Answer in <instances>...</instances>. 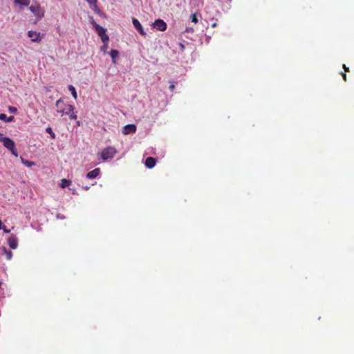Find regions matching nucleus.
Listing matches in <instances>:
<instances>
[{"mask_svg":"<svg viewBox=\"0 0 354 354\" xmlns=\"http://www.w3.org/2000/svg\"><path fill=\"white\" fill-rule=\"evenodd\" d=\"M84 189H85L86 190H88V189H89V187L86 186V187H84Z\"/></svg>","mask_w":354,"mask_h":354,"instance_id":"473e14b6","label":"nucleus"},{"mask_svg":"<svg viewBox=\"0 0 354 354\" xmlns=\"http://www.w3.org/2000/svg\"><path fill=\"white\" fill-rule=\"evenodd\" d=\"M100 173V168H95V169L89 171L86 174V178L89 179H93L96 178Z\"/></svg>","mask_w":354,"mask_h":354,"instance_id":"f8f14e48","label":"nucleus"},{"mask_svg":"<svg viewBox=\"0 0 354 354\" xmlns=\"http://www.w3.org/2000/svg\"><path fill=\"white\" fill-rule=\"evenodd\" d=\"M2 229H3V232H4L5 233H6V234H8V233H10V230H8L5 226H3V228H2Z\"/></svg>","mask_w":354,"mask_h":354,"instance_id":"a878e982","label":"nucleus"},{"mask_svg":"<svg viewBox=\"0 0 354 354\" xmlns=\"http://www.w3.org/2000/svg\"><path fill=\"white\" fill-rule=\"evenodd\" d=\"M28 36L31 39L32 42H39L42 39V36L40 32L36 31L29 30L28 32Z\"/></svg>","mask_w":354,"mask_h":354,"instance_id":"0eeeda50","label":"nucleus"},{"mask_svg":"<svg viewBox=\"0 0 354 354\" xmlns=\"http://www.w3.org/2000/svg\"><path fill=\"white\" fill-rule=\"evenodd\" d=\"M344 81H346V74L345 73H341Z\"/></svg>","mask_w":354,"mask_h":354,"instance_id":"c85d7f7f","label":"nucleus"},{"mask_svg":"<svg viewBox=\"0 0 354 354\" xmlns=\"http://www.w3.org/2000/svg\"><path fill=\"white\" fill-rule=\"evenodd\" d=\"M136 126L133 124H127L123 127L122 133L124 135H128L130 133H133L136 131Z\"/></svg>","mask_w":354,"mask_h":354,"instance_id":"1a4fd4ad","label":"nucleus"},{"mask_svg":"<svg viewBox=\"0 0 354 354\" xmlns=\"http://www.w3.org/2000/svg\"><path fill=\"white\" fill-rule=\"evenodd\" d=\"M92 24L95 28L96 32H97L98 35L100 37L102 41L103 42H108L109 38V36L106 34V30L104 28L100 26L99 24H96L95 22H92Z\"/></svg>","mask_w":354,"mask_h":354,"instance_id":"7ed1b4c3","label":"nucleus"},{"mask_svg":"<svg viewBox=\"0 0 354 354\" xmlns=\"http://www.w3.org/2000/svg\"><path fill=\"white\" fill-rule=\"evenodd\" d=\"M29 10L39 19L44 16V12L41 11L40 6L39 4L30 6L29 7Z\"/></svg>","mask_w":354,"mask_h":354,"instance_id":"423d86ee","label":"nucleus"},{"mask_svg":"<svg viewBox=\"0 0 354 354\" xmlns=\"http://www.w3.org/2000/svg\"><path fill=\"white\" fill-rule=\"evenodd\" d=\"M104 44L103 46L101 47V50L106 53V51H107V49H108V42H103Z\"/></svg>","mask_w":354,"mask_h":354,"instance_id":"412c9836","label":"nucleus"},{"mask_svg":"<svg viewBox=\"0 0 354 354\" xmlns=\"http://www.w3.org/2000/svg\"><path fill=\"white\" fill-rule=\"evenodd\" d=\"M46 131L48 133H49V134H50V137H51L52 138H53V139H54V138H55V133L53 131V130H52V129H51L50 127H47V128L46 129Z\"/></svg>","mask_w":354,"mask_h":354,"instance_id":"6ab92c4d","label":"nucleus"},{"mask_svg":"<svg viewBox=\"0 0 354 354\" xmlns=\"http://www.w3.org/2000/svg\"><path fill=\"white\" fill-rule=\"evenodd\" d=\"M15 3L19 4L24 6H28L30 3V0H15Z\"/></svg>","mask_w":354,"mask_h":354,"instance_id":"dca6fc26","label":"nucleus"},{"mask_svg":"<svg viewBox=\"0 0 354 354\" xmlns=\"http://www.w3.org/2000/svg\"><path fill=\"white\" fill-rule=\"evenodd\" d=\"M2 228H3V224H2L1 221L0 220V230H2Z\"/></svg>","mask_w":354,"mask_h":354,"instance_id":"2f4dec72","label":"nucleus"},{"mask_svg":"<svg viewBox=\"0 0 354 354\" xmlns=\"http://www.w3.org/2000/svg\"><path fill=\"white\" fill-rule=\"evenodd\" d=\"M152 26L159 31H165L167 30V24L160 19H158L155 20L153 23Z\"/></svg>","mask_w":354,"mask_h":354,"instance_id":"39448f33","label":"nucleus"},{"mask_svg":"<svg viewBox=\"0 0 354 354\" xmlns=\"http://www.w3.org/2000/svg\"><path fill=\"white\" fill-rule=\"evenodd\" d=\"M91 6H96L97 0H86Z\"/></svg>","mask_w":354,"mask_h":354,"instance_id":"b1692460","label":"nucleus"},{"mask_svg":"<svg viewBox=\"0 0 354 354\" xmlns=\"http://www.w3.org/2000/svg\"><path fill=\"white\" fill-rule=\"evenodd\" d=\"M68 88L71 91V93L73 97H74V99L76 100L77 98V92H76V90H75V87L73 85H69L68 86Z\"/></svg>","mask_w":354,"mask_h":354,"instance_id":"f3484780","label":"nucleus"},{"mask_svg":"<svg viewBox=\"0 0 354 354\" xmlns=\"http://www.w3.org/2000/svg\"><path fill=\"white\" fill-rule=\"evenodd\" d=\"M68 115L71 120H76L77 118V115L73 111Z\"/></svg>","mask_w":354,"mask_h":354,"instance_id":"5701e85b","label":"nucleus"},{"mask_svg":"<svg viewBox=\"0 0 354 354\" xmlns=\"http://www.w3.org/2000/svg\"><path fill=\"white\" fill-rule=\"evenodd\" d=\"M116 153V149L113 147H108L104 149L101 153L102 160H106L109 158H112Z\"/></svg>","mask_w":354,"mask_h":354,"instance_id":"20e7f679","label":"nucleus"},{"mask_svg":"<svg viewBox=\"0 0 354 354\" xmlns=\"http://www.w3.org/2000/svg\"><path fill=\"white\" fill-rule=\"evenodd\" d=\"M132 23H133L134 28L139 32V33L141 35H142V36L146 35L145 31L144 30L141 24L139 22V21L137 19L133 18Z\"/></svg>","mask_w":354,"mask_h":354,"instance_id":"9d476101","label":"nucleus"},{"mask_svg":"<svg viewBox=\"0 0 354 354\" xmlns=\"http://www.w3.org/2000/svg\"><path fill=\"white\" fill-rule=\"evenodd\" d=\"M15 118L14 116H9L7 117V115L5 113H0V120L5 121L6 122H10L14 120Z\"/></svg>","mask_w":354,"mask_h":354,"instance_id":"ddd939ff","label":"nucleus"},{"mask_svg":"<svg viewBox=\"0 0 354 354\" xmlns=\"http://www.w3.org/2000/svg\"><path fill=\"white\" fill-rule=\"evenodd\" d=\"M343 68L344 69L345 72L349 71L348 67H347L345 64H343Z\"/></svg>","mask_w":354,"mask_h":354,"instance_id":"cd10ccee","label":"nucleus"},{"mask_svg":"<svg viewBox=\"0 0 354 354\" xmlns=\"http://www.w3.org/2000/svg\"><path fill=\"white\" fill-rule=\"evenodd\" d=\"M156 164V160L153 157H148L145 160V166L149 169H152Z\"/></svg>","mask_w":354,"mask_h":354,"instance_id":"9b49d317","label":"nucleus"},{"mask_svg":"<svg viewBox=\"0 0 354 354\" xmlns=\"http://www.w3.org/2000/svg\"><path fill=\"white\" fill-rule=\"evenodd\" d=\"M0 142H2L3 145L9 150L11 153L15 157L18 156L17 150L15 142L9 138H1Z\"/></svg>","mask_w":354,"mask_h":354,"instance_id":"f03ea898","label":"nucleus"},{"mask_svg":"<svg viewBox=\"0 0 354 354\" xmlns=\"http://www.w3.org/2000/svg\"><path fill=\"white\" fill-rule=\"evenodd\" d=\"M3 254L6 255L7 260H11L12 258V252L8 250L6 247L2 248Z\"/></svg>","mask_w":354,"mask_h":354,"instance_id":"2eb2a0df","label":"nucleus"},{"mask_svg":"<svg viewBox=\"0 0 354 354\" xmlns=\"http://www.w3.org/2000/svg\"><path fill=\"white\" fill-rule=\"evenodd\" d=\"M216 26H217V24H216V22H214V23H213V24H212V27H213V28L216 27Z\"/></svg>","mask_w":354,"mask_h":354,"instance_id":"7c9ffc66","label":"nucleus"},{"mask_svg":"<svg viewBox=\"0 0 354 354\" xmlns=\"http://www.w3.org/2000/svg\"><path fill=\"white\" fill-rule=\"evenodd\" d=\"M9 247L15 250L18 246V240L15 234H11L7 239Z\"/></svg>","mask_w":354,"mask_h":354,"instance_id":"6e6552de","label":"nucleus"},{"mask_svg":"<svg viewBox=\"0 0 354 354\" xmlns=\"http://www.w3.org/2000/svg\"><path fill=\"white\" fill-rule=\"evenodd\" d=\"M111 58H112V62L113 64L116 63L115 59L118 57L119 52L117 50L112 49L109 53Z\"/></svg>","mask_w":354,"mask_h":354,"instance_id":"4468645a","label":"nucleus"},{"mask_svg":"<svg viewBox=\"0 0 354 354\" xmlns=\"http://www.w3.org/2000/svg\"><path fill=\"white\" fill-rule=\"evenodd\" d=\"M9 111L12 113H15L17 111V109L15 106H9Z\"/></svg>","mask_w":354,"mask_h":354,"instance_id":"393cba45","label":"nucleus"},{"mask_svg":"<svg viewBox=\"0 0 354 354\" xmlns=\"http://www.w3.org/2000/svg\"><path fill=\"white\" fill-rule=\"evenodd\" d=\"M71 180L64 178L61 181L60 186L62 188H65L66 187H68L71 185Z\"/></svg>","mask_w":354,"mask_h":354,"instance_id":"a211bd4d","label":"nucleus"},{"mask_svg":"<svg viewBox=\"0 0 354 354\" xmlns=\"http://www.w3.org/2000/svg\"><path fill=\"white\" fill-rule=\"evenodd\" d=\"M191 21L192 22L194 23V24H197L198 20V18H197V16L195 13H193L191 15Z\"/></svg>","mask_w":354,"mask_h":354,"instance_id":"aec40b11","label":"nucleus"},{"mask_svg":"<svg viewBox=\"0 0 354 354\" xmlns=\"http://www.w3.org/2000/svg\"><path fill=\"white\" fill-rule=\"evenodd\" d=\"M55 106L57 107V113H61L62 116L64 115H70V113L74 111L73 106L64 103L62 99H59L56 102Z\"/></svg>","mask_w":354,"mask_h":354,"instance_id":"f257e3e1","label":"nucleus"},{"mask_svg":"<svg viewBox=\"0 0 354 354\" xmlns=\"http://www.w3.org/2000/svg\"><path fill=\"white\" fill-rule=\"evenodd\" d=\"M3 138V134L0 133V138Z\"/></svg>","mask_w":354,"mask_h":354,"instance_id":"72a5a7b5","label":"nucleus"},{"mask_svg":"<svg viewBox=\"0 0 354 354\" xmlns=\"http://www.w3.org/2000/svg\"><path fill=\"white\" fill-rule=\"evenodd\" d=\"M179 47H180V49L182 51H183V50H185V46H184V44H181V43H180V44H179Z\"/></svg>","mask_w":354,"mask_h":354,"instance_id":"bb28decb","label":"nucleus"},{"mask_svg":"<svg viewBox=\"0 0 354 354\" xmlns=\"http://www.w3.org/2000/svg\"><path fill=\"white\" fill-rule=\"evenodd\" d=\"M174 88H175V86H174V84H171L169 86V89H170V91H174Z\"/></svg>","mask_w":354,"mask_h":354,"instance_id":"c756f323","label":"nucleus"},{"mask_svg":"<svg viewBox=\"0 0 354 354\" xmlns=\"http://www.w3.org/2000/svg\"><path fill=\"white\" fill-rule=\"evenodd\" d=\"M22 162L27 167H30L35 165V162L28 161V160H22Z\"/></svg>","mask_w":354,"mask_h":354,"instance_id":"4be33fe9","label":"nucleus"},{"mask_svg":"<svg viewBox=\"0 0 354 354\" xmlns=\"http://www.w3.org/2000/svg\"><path fill=\"white\" fill-rule=\"evenodd\" d=\"M1 286V282L0 281V286Z\"/></svg>","mask_w":354,"mask_h":354,"instance_id":"f704fd0d","label":"nucleus"}]
</instances>
